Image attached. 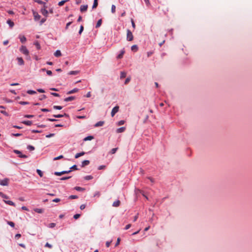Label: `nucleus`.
Segmentation results:
<instances>
[{"mask_svg": "<svg viewBox=\"0 0 252 252\" xmlns=\"http://www.w3.org/2000/svg\"><path fill=\"white\" fill-rule=\"evenodd\" d=\"M54 174L55 175H57V176H61V175H63V171H62V172H55L54 173Z\"/></svg>", "mask_w": 252, "mask_h": 252, "instance_id": "79ce46f5", "label": "nucleus"}, {"mask_svg": "<svg viewBox=\"0 0 252 252\" xmlns=\"http://www.w3.org/2000/svg\"><path fill=\"white\" fill-rule=\"evenodd\" d=\"M7 223L12 227H14L15 226L14 223L12 221H7Z\"/></svg>", "mask_w": 252, "mask_h": 252, "instance_id": "a18cd8bd", "label": "nucleus"}, {"mask_svg": "<svg viewBox=\"0 0 252 252\" xmlns=\"http://www.w3.org/2000/svg\"><path fill=\"white\" fill-rule=\"evenodd\" d=\"M71 177L70 176H68V177H63V178H61L60 179L61 180H67L69 178H70Z\"/></svg>", "mask_w": 252, "mask_h": 252, "instance_id": "603ef678", "label": "nucleus"}, {"mask_svg": "<svg viewBox=\"0 0 252 252\" xmlns=\"http://www.w3.org/2000/svg\"><path fill=\"white\" fill-rule=\"evenodd\" d=\"M83 30H84V27H83V26L81 25L80 26V30L79 31V34H81L82 33V32H83Z\"/></svg>", "mask_w": 252, "mask_h": 252, "instance_id": "c03bdc74", "label": "nucleus"}, {"mask_svg": "<svg viewBox=\"0 0 252 252\" xmlns=\"http://www.w3.org/2000/svg\"><path fill=\"white\" fill-rule=\"evenodd\" d=\"M69 198L71 199H77V198H78V196L77 195H71L69 196Z\"/></svg>", "mask_w": 252, "mask_h": 252, "instance_id": "ea45409f", "label": "nucleus"}, {"mask_svg": "<svg viewBox=\"0 0 252 252\" xmlns=\"http://www.w3.org/2000/svg\"><path fill=\"white\" fill-rule=\"evenodd\" d=\"M119 107L118 106H116L114 107L111 113V115L112 117H113L116 113H117L119 111Z\"/></svg>", "mask_w": 252, "mask_h": 252, "instance_id": "20e7f679", "label": "nucleus"}, {"mask_svg": "<svg viewBox=\"0 0 252 252\" xmlns=\"http://www.w3.org/2000/svg\"><path fill=\"white\" fill-rule=\"evenodd\" d=\"M74 189L77 191H84L85 190L84 188L80 187H76L74 188Z\"/></svg>", "mask_w": 252, "mask_h": 252, "instance_id": "b1692460", "label": "nucleus"}, {"mask_svg": "<svg viewBox=\"0 0 252 252\" xmlns=\"http://www.w3.org/2000/svg\"><path fill=\"white\" fill-rule=\"evenodd\" d=\"M12 135L14 136L18 137L21 136L22 134L21 133H12Z\"/></svg>", "mask_w": 252, "mask_h": 252, "instance_id": "bf43d9fd", "label": "nucleus"}, {"mask_svg": "<svg viewBox=\"0 0 252 252\" xmlns=\"http://www.w3.org/2000/svg\"><path fill=\"white\" fill-rule=\"evenodd\" d=\"M75 99L74 96H69L64 99V101L66 102L70 101L73 100Z\"/></svg>", "mask_w": 252, "mask_h": 252, "instance_id": "4468645a", "label": "nucleus"}, {"mask_svg": "<svg viewBox=\"0 0 252 252\" xmlns=\"http://www.w3.org/2000/svg\"><path fill=\"white\" fill-rule=\"evenodd\" d=\"M34 45H35L36 48L39 50L40 49V45L39 44V43H38V42L36 41L34 43Z\"/></svg>", "mask_w": 252, "mask_h": 252, "instance_id": "f704fd0d", "label": "nucleus"}, {"mask_svg": "<svg viewBox=\"0 0 252 252\" xmlns=\"http://www.w3.org/2000/svg\"><path fill=\"white\" fill-rule=\"evenodd\" d=\"M54 135H55L54 133H51V134H49L48 135H46V137H47V138H50L51 137L54 136Z\"/></svg>", "mask_w": 252, "mask_h": 252, "instance_id": "5fc2aeb1", "label": "nucleus"}, {"mask_svg": "<svg viewBox=\"0 0 252 252\" xmlns=\"http://www.w3.org/2000/svg\"><path fill=\"white\" fill-rule=\"evenodd\" d=\"M126 73L125 72H121V76H120V77L121 78H125L126 77Z\"/></svg>", "mask_w": 252, "mask_h": 252, "instance_id": "c9c22d12", "label": "nucleus"}, {"mask_svg": "<svg viewBox=\"0 0 252 252\" xmlns=\"http://www.w3.org/2000/svg\"><path fill=\"white\" fill-rule=\"evenodd\" d=\"M79 72V71H70L68 73V74L69 75H77Z\"/></svg>", "mask_w": 252, "mask_h": 252, "instance_id": "412c9836", "label": "nucleus"}, {"mask_svg": "<svg viewBox=\"0 0 252 252\" xmlns=\"http://www.w3.org/2000/svg\"><path fill=\"white\" fill-rule=\"evenodd\" d=\"M84 154H85V152H81L79 153H77L75 155V158H79L80 157L83 156Z\"/></svg>", "mask_w": 252, "mask_h": 252, "instance_id": "6ab92c4d", "label": "nucleus"}, {"mask_svg": "<svg viewBox=\"0 0 252 252\" xmlns=\"http://www.w3.org/2000/svg\"><path fill=\"white\" fill-rule=\"evenodd\" d=\"M27 93L30 94H35L36 93L35 91H32V90H28L27 91Z\"/></svg>", "mask_w": 252, "mask_h": 252, "instance_id": "72a5a7b5", "label": "nucleus"}, {"mask_svg": "<svg viewBox=\"0 0 252 252\" xmlns=\"http://www.w3.org/2000/svg\"><path fill=\"white\" fill-rule=\"evenodd\" d=\"M80 217V215L79 214H75V215H74L73 218L75 220H76V219H78Z\"/></svg>", "mask_w": 252, "mask_h": 252, "instance_id": "8fccbe9b", "label": "nucleus"}, {"mask_svg": "<svg viewBox=\"0 0 252 252\" xmlns=\"http://www.w3.org/2000/svg\"><path fill=\"white\" fill-rule=\"evenodd\" d=\"M17 60L18 61V63L19 65H22L24 64V61L21 57H18L17 58Z\"/></svg>", "mask_w": 252, "mask_h": 252, "instance_id": "0eeeda50", "label": "nucleus"}, {"mask_svg": "<svg viewBox=\"0 0 252 252\" xmlns=\"http://www.w3.org/2000/svg\"><path fill=\"white\" fill-rule=\"evenodd\" d=\"M34 1L39 4H45V3L41 0H34Z\"/></svg>", "mask_w": 252, "mask_h": 252, "instance_id": "49530a36", "label": "nucleus"}, {"mask_svg": "<svg viewBox=\"0 0 252 252\" xmlns=\"http://www.w3.org/2000/svg\"><path fill=\"white\" fill-rule=\"evenodd\" d=\"M28 149H29L30 151H33L34 150V147L31 145H29L27 147Z\"/></svg>", "mask_w": 252, "mask_h": 252, "instance_id": "37998d69", "label": "nucleus"}, {"mask_svg": "<svg viewBox=\"0 0 252 252\" xmlns=\"http://www.w3.org/2000/svg\"><path fill=\"white\" fill-rule=\"evenodd\" d=\"M125 123V121L124 120H121L120 121H119L118 123V125L119 126H121V125H124Z\"/></svg>", "mask_w": 252, "mask_h": 252, "instance_id": "3c124183", "label": "nucleus"}, {"mask_svg": "<svg viewBox=\"0 0 252 252\" xmlns=\"http://www.w3.org/2000/svg\"><path fill=\"white\" fill-rule=\"evenodd\" d=\"M93 178V177L91 175H88V176H86L84 177V179L86 180H91Z\"/></svg>", "mask_w": 252, "mask_h": 252, "instance_id": "2f4dec72", "label": "nucleus"}, {"mask_svg": "<svg viewBox=\"0 0 252 252\" xmlns=\"http://www.w3.org/2000/svg\"><path fill=\"white\" fill-rule=\"evenodd\" d=\"M7 23L9 25V26L11 27V28H12L13 26H14V23L10 20H8L7 21Z\"/></svg>", "mask_w": 252, "mask_h": 252, "instance_id": "5701e85b", "label": "nucleus"}, {"mask_svg": "<svg viewBox=\"0 0 252 252\" xmlns=\"http://www.w3.org/2000/svg\"><path fill=\"white\" fill-rule=\"evenodd\" d=\"M104 124V121H99L97 123H96L95 125H94V126L95 127H98V126H102Z\"/></svg>", "mask_w": 252, "mask_h": 252, "instance_id": "9d476101", "label": "nucleus"}, {"mask_svg": "<svg viewBox=\"0 0 252 252\" xmlns=\"http://www.w3.org/2000/svg\"><path fill=\"white\" fill-rule=\"evenodd\" d=\"M20 51L23 54L25 55L28 56L29 54V52L28 50L27 49L26 47L25 46H22L20 48Z\"/></svg>", "mask_w": 252, "mask_h": 252, "instance_id": "f257e3e1", "label": "nucleus"}, {"mask_svg": "<svg viewBox=\"0 0 252 252\" xmlns=\"http://www.w3.org/2000/svg\"><path fill=\"white\" fill-rule=\"evenodd\" d=\"M37 91L39 93H43L45 92L44 90L42 89H37Z\"/></svg>", "mask_w": 252, "mask_h": 252, "instance_id": "e2e57ef3", "label": "nucleus"}, {"mask_svg": "<svg viewBox=\"0 0 252 252\" xmlns=\"http://www.w3.org/2000/svg\"><path fill=\"white\" fill-rule=\"evenodd\" d=\"M32 13H33V17H34V20L35 21H37V20L40 19V16L38 14V13L37 12H36L35 11L33 10L32 11Z\"/></svg>", "mask_w": 252, "mask_h": 252, "instance_id": "423d86ee", "label": "nucleus"}, {"mask_svg": "<svg viewBox=\"0 0 252 252\" xmlns=\"http://www.w3.org/2000/svg\"><path fill=\"white\" fill-rule=\"evenodd\" d=\"M67 1H68V0H62L59 2L58 5L59 6H63L65 3V2Z\"/></svg>", "mask_w": 252, "mask_h": 252, "instance_id": "c756f323", "label": "nucleus"}, {"mask_svg": "<svg viewBox=\"0 0 252 252\" xmlns=\"http://www.w3.org/2000/svg\"><path fill=\"white\" fill-rule=\"evenodd\" d=\"M19 39L21 42L24 43L26 41V38L25 36L20 35H19Z\"/></svg>", "mask_w": 252, "mask_h": 252, "instance_id": "f8f14e48", "label": "nucleus"}, {"mask_svg": "<svg viewBox=\"0 0 252 252\" xmlns=\"http://www.w3.org/2000/svg\"><path fill=\"white\" fill-rule=\"evenodd\" d=\"M120 204H121L120 201L118 200L113 202L112 206L115 207H117L120 205Z\"/></svg>", "mask_w": 252, "mask_h": 252, "instance_id": "1a4fd4ad", "label": "nucleus"}, {"mask_svg": "<svg viewBox=\"0 0 252 252\" xmlns=\"http://www.w3.org/2000/svg\"><path fill=\"white\" fill-rule=\"evenodd\" d=\"M120 238H118L117 239V242H116V243L115 246H117L118 245H119V244H120Z\"/></svg>", "mask_w": 252, "mask_h": 252, "instance_id": "69168bd1", "label": "nucleus"}, {"mask_svg": "<svg viewBox=\"0 0 252 252\" xmlns=\"http://www.w3.org/2000/svg\"><path fill=\"white\" fill-rule=\"evenodd\" d=\"M36 172L40 177H42L43 176V172L40 170L37 169Z\"/></svg>", "mask_w": 252, "mask_h": 252, "instance_id": "473e14b6", "label": "nucleus"}, {"mask_svg": "<svg viewBox=\"0 0 252 252\" xmlns=\"http://www.w3.org/2000/svg\"><path fill=\"white\" fill-rule=\"evenodd\" d=\"M19 103L21 105H26L28 104L29 102L27 101H20L19 102Z\"/></svg>", "mask_w": 252, "mask_h": 252, "instance_id": "09e8293b", "label": "nucleus"}, {"mask_svg": "<svg viewBox=\"0 0 252 252\" xmlns=\"http://www.w3.org/2000/svg\"><path fill=\"white\" fill-rule=\"evenodd\" d=\"M124 53H125V51H123V50L122 51L121 53L118 56L117 58L118 59H121L123 57Z\"/></svg>", "mask_w": 252, "mask_h": 252, "instance_id": "7c9ffc66", "label": "nucleus"}, {"mask_svg": "<svg viewBox=\"0 0 252 252\" xmlns=\"http://www.w3.org/2000/svg\"><path fill=\"white\" fill-rule=\"evenodd\" d=\"M97 5H98L97 0H94V4H93L92 8L93 9L95 8L97 6Z\"/></svg>", "mask_w": 252, "mask_h": 252, "instance_id": "393cba45", "label": "nucleus"}, {"mask_svg": "<svg viewBox=\"0 0 252 252\" xmlns=\"http://www.w3.org/2000/svg\"><path fill=\"white\" fill-rule=\"evenodd\" d=\"M56 224L55 223H51L49 224V227L50 228H53L55 226Z\"/></svg>", "mask_w": 252, "mask_h": 252, "instance_id": "4d7b16f0", "label": "nucleus"}, {"mask_svg": "<svg viewBox=\"0 0 252 252\" xmlns=\"http://www.w3.org/2000/svg\"><path fill=\"white\" fill-rule=\"evenodd\" d=\"M86 207V205L85 204H82L81 206H80V209L81 210H83Z\"/></svg>", "mask_w": 252, "mask_h": 252, "instance_id": "774afa93", "label": "nucleus"}, {"mask_svg": "<svg viewBox=\"0 0 252 252\" xmlns=\"http://www.w3.org/2000/svg\"><path fill=\"white\" fill-rule=\"evenodd\" d=\"M125 129H126L125 127H121L117 129V133L123 132L125 130Z\"/></svg>", "mask_w": 252, "mask_h": 252, "instance_id": "2eb2a0df", "label": "nucleus"}, {"mask_svg": "<svg viewBox=\"0 0 252 252\" xmlns=\"http://www.w3.org/2000/svg\"><path fill=\"white\" fill-rule=\"evenodd\" d=\"M88 8V5H82L80 7V11L84 12L87 11Z\"/></svg>", "mask_w": 252, "mask_h": 252, "instance_id": "6e6552de", "label": "nucleus"}, {"mask_svg": "<svg viewBox=\"0 0 252 252\" xmlns=\"http://www.w3.org/2000/svg\"><path fill=\"white\" fill-rule=\"evenodd\" d=\"M46 247H48L50 249L52 248V246L49 244L48 243H47L46 244H45V246Z\"/></svg>", "mask_w": 252, "mask_h": 252, "instance_id": "6e6d98bb", "label": "nucleus"}, {"mask_svg": "<svg viewBox=\"0 0 252 252\" xmlns=\"http://www.w3.org/2000/svg\"><path fill=\"white\" fill-rule=\"evenodd\" d=\"M4 201L5 203H6L7 204H8L9 205L13 206H16L15 204L11 201L4 200Z\"/></svg>", "mask_w": 252, "mask_h": 252, "instance_id": "dca6fc26", "label": "nucleus"}, {"mask_svg": "<svg viewBox=\"0 0 252 252\" xmlns=\"http://www.w3.org/2000/svg\"><path fill=\"white\" fill-rule=\"evenodd\" d=\"M131 24H132V27L134 29H135V23H134V22L133 20L131 19Z\"/></svg>", "mask_w": 252, "mask_h": 252, "instance_id": "680f3d73", "label": "nucleus"}, {"mask_svg": "<svg viewBox=\"0 0 252 252\" xmlns=\"http://www.w3.org/2000/svg\"><path fill=\"white\" fill-rule=\"evenodd\" d=\"M62 108L63 107L61 106L54 105L53 106V108L55 109L61 110Z\"/></svg>", "mask_w": 252, "mask_h": 252, "instance_id": "58836bf2", "label": "nucleus"}, {"mask_svg": "<svg viewBox=\"0 0 252 252\" xmlns=\"http://www.w3.org/2000/svg\"><path fill=\"white\" fill-rule=\"evenodd\" d=\"M90 163V161L88 160H85L82 162V167H84Z\"/></svg>", "mask_w": 252, "mask_h": 252, "instance_id": "ddd939ff", "label": "nucleus"}, {"mask_svg": "<svg viewBox=\"0 0 252 252\" xmlns=\"http://www.w3.org/2000/svg\"><path fill=\"white\" fill-rule=\"evenodd\" d=\"M94 139V137L93 136H89L86 137H85L84 139V141H88V140H91Z\"/></svg>", "mask_w": 252, "mask_h": 252, "instance_id": "bb28decb", "label": "nucleus"}, {"mask_svg": "<svg viewBox=\"0 0 252 252\" xmlns=\"http://www.w3.org/2000/svg\"><path fill=\"white\" fill-rule=\"evenodd\" d=\"M25 118H32V117H33V115H26L25 116Z\"/></svg>", "mask_w": 252, "mask_h": 252, "instance_id": "13d9d810", "label": "nucleus"}, {"mask_svg": "<svg viewBox=\"0 0 252 252\" xmlns=\"http://www.w3.org/2000/svg\"><path fill=\"white\" fill-rule=\"evenodd\" d=\"M117 150H118V148H113V149H112L111 150V151H110V153L111 154H115V153L116 152V151H117Z\"/></svg>", "mask_w": 252, "mask_h": 252, "instance_id": "e433bc0d", "label": "nucleus"}, {"mask_svg": "<svg viewBox=\"0 0 252 252\" xmlns=\"http://www.w3.org/2000/svg\"><path fill=\"white\" fill-rule=\"evenodd\" d=\"M130 227H131V224H128L126 226L125 229V230H127V229H129Z\"/></svg>", "mask_w": 252, "mask_h": 252, "instance_id": "338daca9", "label": "nucleus"}, {"mask_svg": "<svg viewBox=\"0 0 252 252\" xmlns=\"http://www.w3.org/2000/svg\"><path fill=\"white\" fill-rule=\"evenodd\" d=\"M116 6L115 5H112L111 6V12L114 13L115 12Z\"/></svg>", "mask_w": 252, "mask_h": 252, "instance_id": "a19ab883", "label": "nucleus"}, {"mask_svg": "<svg viewBox=\"0 0 252 252\" xmlns=\"http://www.w3.org/2000/svg\"><path fill=\"white\" fill-rule=\"evenodd\" d=\"M133 39V36L132 32H130L129 30H127V34H126V39L128 41H132Z\"/></svg>", "mask_w": 252, "mask_h": 252, "instance_id": "f03ea898", "label": "nucleus"}, {"mask_svg": "<svg viewBox=\"0 0 252 252\" xmlns=\"http://www.w3.org/2000/svg\"><path fill=\"white\" fill-rule=\"evenodd\" d=\"M41 12L44 16H47L48 13V11L45 8L42 9L41 10Z\"/></svg>", "mask_w": 252, "mask_h": 252, "instance_id": "f3484780", "label": "nucleus"}, {"mask_svg": "<svg viewBox=\"0 0 252 252\" xmlns=\"http://www.w3.org/2000/svg\"><path fill=\"white\" fill-rule=\"evenodd\" d=\"M51 94L54 96H57V97H59L60 96V95L59 94H57V93H51Z\"/></svg>", "mask_w": 252, "mask_h": 252, "instance_id": "864d4df0", "label": "nucleus"}, {"mask_svg": "<svg viewBox=\"0 0 252 252\" xmlns=\"http://www.w3.org/2000/svg\"><path fill=\"white\" fill-rule=\"evenodd\" d=\"M9 182V179L5 178L3 180L0 181V185L3 186H8Z\"/></svg>", "mask_w": 252, "mask_h": 252, "instance_id": "7ed1b4c3", "label": "nucleus"}, {"mask_svg": "<svg viewBox=\"0 0 252 252\" xmlns=\"http://www.w3.org/2000/svg\"><path fill=\"white\" fill-rule=\"evenodd\" d=\"M101 23H102V20H101V19H99V20L97 21V23H96V26H95V27H96V28H97L101 26Z\"/></svg>", "mask_w": 252, "mask_h": 252, "instance_id": "a878e982", "label": "nucleus"}, {"mask_svg": "<svg viewBox=\"0 0 252 252\" xmlns=\"http://www.w3.org/2000/svg\"><path fill=\"white\" fill-rule=\"evenodd\" d=\"M34 211L37 213H40V214H41L43 212V210L42 209H40V208H35L34 209Z\"/></svg>", "mask_w": 252, "mask_h": 252, "instance_id": "aec40b11", "label": "nucleus"}, {"mask_svg": "<svg viewBox=\"0 0 252 252\" xmlns=\"http://www.w3.org/2000/svg\"><path fill=\"white\" fill-rule=\"evenodd\" d=\"M63 158V156L61 155V156H59V157H57L55 158H54V160H58V159H61V158Z\"/></svg>", "mask_w": 252, "mask_h": 252, "instance_id": "de8ad7c7", "label": "nucleus"}, {"mask_svg": "<svg viewBox=\"0 0 252 252\" xmlns=\"http://www.w3.org/2000/svg\"><path fill=\"white\" fill-rule=\"evenodd\" d=\"M71 169L77 170V166L76 165H73L71 168Z\"/></svg>", "mask_w": 252, "mask_h": 252, "instance_id": "0e129e2a", "label": "nucleus"}, {"mask_svg": "<svg viewBox=\"0 0 252 252\" xmlns=\"http://www.w3.org/2000/svg\"><path fill=\"white\" fill-rule=\"evenodd\" d=\"M132 51H136L138 50V47L136 45H132L131 47Z\"/></svg>", "mask_w": 252, "mask_h": 252, "instance_id": "c85d7f7f", "label": "nucleus"}, {"mask_svg": "<svg viewBox=\"0 0 252 252\" xmlns=\"http://www.w3.org/2000/svg\"><path fill=\"white\" fill-rule=\"evenodd\" d=\"M79 90L77 88H75L67 93V94H70L78 92Z\"/></svg>", "mask_w": 252, "mask_h": 252, "instance_id": "9b49d317", "label": "nucleus"}, {"mask_svg": "<svg viewBox=\"0 0 252 252\" xmlns=\"http://www.w3.org/2000/svg\"><path fill=\"white\" fill-rule=\"evenodd\" d=\"M22 123L27 126H31L32 124V122L31 121H23Z\"/></svg>", "mask_w": 252, "mask_h": 252, "instance_id": "4be33fe9", "label": "nucleus"}, {"mask_svg": "<svg viewBox=\"0 0 252 252\" xmlns=\"http://www.w3.org/2000/svg\"><path fill=\"white\" fill-rule=\"evenodd\" d=\"M66 114L64 113V115H61V114H58V115H54L53 116L55 117V118H62L63 117V116H66Z\"/></svg>", "mask_w": 252, "mask_h": 252, "instance_id": "cd10ccee", "label": "nucleus"}, {"mask_svg": "<svg viewBox=\"0 0 252 252\" xmlns=\"http://www.w3.org/2000/svg\"><path fill=\"white\" fill-rule=\"evenodd\" d=\"M60 198H55V199H54L53 200V202H59L60 201Z\"/></svg>", "mask_w": 252, "mask_h": 252, "instance_id": "052dcab7", "label": "nucleus"}, {"mask_svg": "<svg viewBox=\"0 0 252 252\" xmlns=\"http://www.w3.org/2000/svg\"><path fill=\"white\" fill-rule=\"evenodd\" d=\"M14 153L19 155V157L21 158H27V156L25 155H23L20 151L17 150H14L13 151Z\"/></svg>", "mask_w": 252, "mask_h": 252, "instance_id": "39448f33", "label": "nucleus"}, {"mask_svg": "<svg viewBox=\"0 0 252 252\" xmlns=\"http://www.w3.org/2000/svg\"><path fill=\"white\" fill-rule=\"evenodd\" d=\"M0 195L3 198L8 199L9 197L6 195L3 194L2 192H0Z\"/></svg>", "mask_w": 252, "mask_h": 252, "instance_id": "4c0bfd02", "label": "nucleus"}, {"mask_svg": "<svg viewBox=\"0 0 252 252\" xmlns=\"http://www.w3.org/2000/svg\"><path fill=\"white\" fill-rule=\"evenodd\" d=\"M61 55L62 53L60 50H57L54 53V56L56 57H59L61 56Z\"/></svg>", "mask_w": 252, "mask_h": 252, "instance_id": "a211bd4d", "label": "nucleus"}]
</instances>
